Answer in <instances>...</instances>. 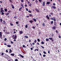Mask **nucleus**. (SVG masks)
<instances>
[{"instance_id": "1", "label": "nucleus", "mask_w": 61, "mask_h": 61, "mask_svg": "<svg viewBox=\"0 0 61 61\" xmlns=\"http://www.w3.org/2000/svg\"><path fill=\"white\" fill-rule=\"evenodd\" d=\"M2 32H0V38L1 39H2Z\"/></svg>"}, {"instance_id": "2", "label": "nucleus", "mask_w": 61, "mask_h": 61, "mask_svg": "<svg viewBox=\"0 0 61 61\" xmlns=\"http://www.w3.org/2000/svg\"><path fill=\"white\" fill-rule=\"evenodd\" d=\"M0 12L1 13H2L3 12H4V9H3V8H0Z\"/></svg>"}, {"instance_id": "3", "label": "nucleus", "mask_w": 61, "mask_h": 61, "mask_svg": "<svg viewBox=\"0 0 61 61\" xmlns=\"http://www.w3.org/2000/svg\"><path fill=\"white\" fill-rule=\"evenodd\" d=\"M51 9L53 8V9H56V7L55 6H51Z\"/></svg>"}, {"instance_id": "4", "label": "nucleus", "mask_w": 61, "mask_h": 61, "mask_svg": "<svg viewBox=\"0 0 61 61\" xmlns=\"http://www.w3.org/2000/svg\"><path fill=\"white\" fill-rule=\"evenodd\" d=\"M35 11H36V12H39V10H38L36 8L35 9Z\"/></svg>"}, {"instance_id": "5", "label": "nucleus", "mask_w": 61, "mask_h": 61, "mask_svg": "<svg viewBox=\"0 0 61 61\" xmlns=\"http://www.w3.org/2000/svg\"><path fill=\"white\" fill-rule=\"evenodd\" d=\"M45 4H46V3L45 2H43L42 5H43V6H45Z\"/></svg>"}, {"instance_id": "6", "label": "nucleus", "mask_w": 61, "mask_h": 61, "mask_svg": "<svg viewBox=\"0 0 61 61\" xmlns=\"http://www.w3.org/2000/svg\"><path fill=\"white\" fill-rule=\"evenodd\" d=\"M50 2H47L46 3V5H50Z\"/></svg>"}, {"instance_id": "7", "label": "nucleus", "mask_w": 61, "mask_h": 61, "mask_svg": "<svg viewBox=\"0 0 61 61\" xmlns=\"http://www.w3.org/2000/svg\"><path fill=\"white\" fill-rule=\"evenodd\" d=\"M54 25H55V26H56V21H54Z\"/></svg>"}, {"instance_id": "8", "label": "nucleus", "mask_w": 61, "mask_h": 61, "mask_svg": "<svg viewBox=\"0 0 61 61\" xmlns=\"http://www.w3.org/2000/svg\"><path fill=\"white\" fill-rule=\"evenodd\" d=\"M56 17H53V20H54V21H56Z\"/></svg>"}, {"instance_id": "9", "label": "nucleus", "mask_w": 61, "mask_h": 61, "mask_svg": "<svg viewBox=\"0 0 61 61\" xmlns=\"http://www.w3.org/2000/svg\"><path fill=\"white\" fill-rule=\"evenodd\" d=\"M19 56H21L22 58H24V56L22 55H21L20 54H19Z\"/></svg>"}, {"instance_id": "10", "label": "nucleus", "mask_w": 61, "mask_h": 61, "mask_svg": "<svg viewBox=\"0 0 61 61\" xmlns=\"http://www.w3.org/2000/svg\"><path fill=\"white\" fill-rule=\"evenodd\" d=\"M12 52V50L11 49H9V53H11Z\"/></svg>"}, {"instance_id": "11", "label": "nucleus", "mask_w": 61, "mask_h": 61, "mask_svg": "<svg viewBox=\"0 0 61 61\" xmlns=\"http://www.w3.org/2000/svg\"><path fill=\"white\" fill-rule=\"evenodd\" d=\"M33 22L34 21L33 20L32 21L31 20H30L29 21V22H30V23H33Z\"/></svg>"}, {"instance_id": "12", "label": "nucleus", "mask_w": 61, "mask_h": 61, "mask_svg": "<svg viewBox=\"0 0 61 61\" xmlns=\"http://www.w3.org/2000/svg\"><path fill=\"white\" fill-rule=\"evenodd\" d=\"M21 6H22L23 8H24V5L23 4H22V3H21Z\"/></svg>"}, {"instance_id": "13", "label": "nucleus", "mask_w": 61, "mask_h": 61, "mask_svg": "<svg viewBox=\"0 0 61 61\" xmlns=\"http://www.w3.org/2000/svg\"><path fill=\"white\" fill-rule=\"evenodd\" d=\"M52 28L53 29V30H55V29H56V27H55V26H54Z\"/></svg>"}, {"instance_id": "14", "label": "nucleus", "mask_w": 61, "mask_h": 61, "mask_svg": "<svg viewBox=\"0 0 61 61\" xmlns=\"http://www.w3.org/2000/svg\"><path fill=\"white\" fill-rule=\"evenodd\" d=\"M11 5L12 6V8H13V9H14V8H15V7H14V5H13V4H11Z\"/></svg>"}, {"instance_id": "15", "label": "nucleus", "mask_w": 61, "mask_h": 61, "mask_svg": "<svg viewBox=\"0 0 61 61\" xmlns=\"http://www.w3.org/2000/svg\"><path fill=\"white\" fill-rule=\"evenodd\" d=\"M46 18H47V19H49V18H50L48 16V15H47L46 16Z\"/></svg>"}, {"instance_id": "16", "label": "nucleus", "mask_w": 61, "mask_h": 61, "mask_svg": "<svg viewBox=\"0 0 61 61\" xmlns=\"http://www.w3.org/2000/svg\"><path fill=\"white\" fill-rule=\"evenodd\" d=\"M7 46L8 47H10L11 46V45H8Z\"/></svg>"}, {"instance_id": "17", "label": "nucleus", "mask_w": 61, "mask_h": 61, "mask_svg": "<svg viewBox=\"0 0 61 61\" xmlns=\"http://www.w3.org/2000/svg\"><path fill=\"white\" fill-rule=\"evenodd\" d=\"M22 9V7H21L19 9V11H20Z\"/></svg>"}, {"instance_id": "18", "label": "nucleus", "mask_w": 61, "mask_h": 61, "mask_svg": "<svg viewBox=\"0 0 61 61\" xmlns=\"http://www.w3.org/2000/svg\"><path fill=\"white\" fill-rule=\"evenodd\" d=\"M33 21H34V22H36V19H35V18L33 19Z\"/></svg>"}, {"instance_id": "19", "label": "nucleus", "mask_w": 61, "mask_h": 61, "mask_svg": "<svg viewBox=\"0 0 61 61\" xmlns=\"http://www.w3.org/2000/svg\"><path fill=\"white\" fill-rule=\"evenodd\" d=\"M25 27L26 28H27V27H28V25L27 24L26 25H25Z\"/></svg>"}, {"instance_id": "20", "label": "nucleus", "mask_w": 61, "mask_h": 61, "mask_svg": "<svg viewBox=\"0 0 61 61\" xmlns=\"http://www.w3.org/2000/svg\"><path fill=\"white\" fill-rule=\"evenodd\" d=\"M23 32L22 31H20V34H23Z\"/></svg>"}, {"instance_id": "21", "label": "nucleus", "mask_w": 61, "mask_h": 61, "mask_svg": "<svg viewBox=\"0 0 61 61\" xmlns=\"http://www.w3.org/2000/svg\"><path fill=\"white\" fill-rule=\"evenodd\" d=\"M24 37L25 38H26L27 39L28 38V36H24Z\"/></svg>"}, {"instance_id": "22", "label": "nucleus", "mask_w": 61, "mask_h": 61, "mask_svg": "<svg viewBox=\"0 0 61 61\" xmlns=\"http://www.w3.org/2000/svg\"><path fill=\"white\" fill-rule=\"evenodd\" d=\"M9 33H10L9 32H5V33L6 34H9Z\"/></svg>"}, {"instance_id": "23", "label": "nucleus", "mask_w": 61, "mask_h": 61, "mask_svg": "<svg viewBox=\"0 0 61 61\" xmlns=\"http://www.w3.org/2000/svg\"><path fill=\"white\" fill-rule=\"evenodd\" d=\"M11 56H14L15 55V54L14 53H13V54L11 53Z\"/></svg>"}, {"instance_id": "24", "label": "nucleus", "mask_w": 61, "mask_h": 61, "mask_svg": "<svg viewBox=\"0 0 61 61\" xmlns=\"http://www.w3.org/2000/svg\"><path fill=\"white\" fill-rule=\"evenodd\" d=\"M12 23V22L10 23V25H11V26H13V24Z\"/></svg>"}, {"instance_id": "25", "label": "nucleus", "mask_w": 61, "mask_h": 61, "mask_svg": "<svg viewBox=\"0 0 61 61\" xmlns=\"http://www.w3.org/2000/svg\"><path fill=\"white\" fill-rule=\"evenodd\" d=\"M6 15V16L8 15H9V13H6L5 14Z\"/></svg>"}, {"instance_id": "26", "label": "nucleus", "mask_w": 61, "mask_h": 61, "mask_svg": "<svg viewBox=\"0 0 61 61\" xmlns=\"http://www.w3.org/2000/svg\"><path fill=\"white\" fill-rule=\"evenodd\" d=\"M5 12H7V9H5Z\"/></svg>"}, {"instance_id": "27", "label": "nucleus", "mask_w": 61, "mask_h": 61, "mask_svg": "<svg viewBox=\"0 0 61 61\" xmlns=\"http://www.w3.org/2000/svg\"><path fill=\"white\" fill-rule=\"evenodd\" d=\"M29 6H30V7H31V6H32V4L30 3V4L29 5Z\"/></svg>"}, {"instance_id": "28", "label": "nucleus", "mask_w": 61, "mask_h": 61, "mask_svg": "<svg viewBox=\"0 0 61 61\" xmlns=\"http://www.w3.org/2000/svg\"><path fill=\"white\" fill-rule=\"evenodd\" d=\"M50 35L51 36H52V37H53L54 36V34H53V33H52V35L51 34H50Z\"/></svg>"}, {"instance_id": "29", "label": "nucleus", "mask_w": 61, "mask_h": 61, "mask_svg": "<svg viewBox=\"0 0 61 61\" xmlns=\"http://www.w3.org/2000/svg\"><path fill=\"white\" fill-rule=\"evenodd\" d=\"M0 22H3V19L2 18H1L0 19Z\"/></svg>"}, {"instance_id": "30", "label": "nucleus", "mask_w": 61, "mask_h": 61, "mask_svg": "<svg viewBox=\"0 0 61 61\" xmlns=\"http://www.w3.org/2000/svg\"><path fill=\"white\" fill-rule=\"evenodd\" d=\"M46 41H49V39L48 38H46Z\"/></svg>"}, {"instance_id": "31", "label": "nucleus", "mask_w": 61, "mask_h": 61, "mask_svg": "<svg viewBox=\"0 0 61 61\" xmlns=\"http://www.w3.org/2000/svg\"><path fill=\"white\" fill-rule=\"evenodd\" d=\"M41 44H45V43L44 42V41H42L41 42Z\"/></svg>"}, {"instance_id": "32", "label": "nucleus", "mask_w": 61, "mask_h": 61, "mask_svg": "<svg viewBox=\"0 0 61 61\" xmlns=\"http://www.w3.org/2000/svg\"><path fill=\"white\" fill-rule=\"evenodd\" d=\"M17 37V36H14V39H16V37Z\"/></svg>"}, {"instance_id": "33", "label": "nucleus", "mask_w": 61, "mask_h": 61, "mask_svg": "<svg viewBox=\"0 0 61 61\" xmlns=\"http://www.w3.org/2000/svg\"><path fill=\"white\" fill-rule=\"evenodd\" d=\"M42 25H43V26H45V24L44 23H42Z\"/></svg>"}, {"instance_id": "34", "label": "nucleus", "mask_w": 61, "mask_h": 61, "mask_svg": "<svg viewBox=\"0 0 61 61\" xmlns=\"http://www.w3.org/2000/svg\"><path fill=\"white\" fill-rule=\"evenodd\" d=\"M53 23H54V21H51V24H53Z\"/></svg>"}, {"instance_id": "35", "label": "nucleus", "mask_w": 61, "mask_h": 61, "mask_svg": "<svg viewBox=\"0 0 61 61\" xmlns=\"http://www.w3.org/2000/svg\"><path fill=\"white\" fill-rule=\"evenodd\" d=\"M5 14V13L4 12H2L1 13V15H4Z\"/></svg>"}, {"instance_id": "36", "label": "nucleus", "mask_w": 61, "mask_h": 61, "mask_svg": "<svg viewBox=\"0 0 61 61\" xmlns=\"http://www.w3.org/2000/svg\"><path fill=\"white\" fill-rule=\"evenodd\" d=\"M49 39L50 40H52V39H53V38H49Z\"/></svg>"}, {"instance_id": "37", "label": "nucleus", "mask_w": 61, "mask_h": 61, "mask_svg": "<svg viewBox=\"0 0 61 61\" xmlns=\"http://www.w3.org/2000/svg\"><path fill=\"white\" fill-rule=\"evenodd\" d=\"M28 12L30 13H32V12L29 10H28Z\"/></svg>"}, {"instance_id": "38", "label": "nucleus", "mask_w": 61, "mask_h": 61, "mask_svg": "<svg viewBox=\"0 0 61 61\" xmlns=\"http://www.w3.org/2000/svg\"><path fill=\"white\" fill-rule=\"evenodd\" d=\"M3 22L5 24H6V22H5V20H3Z\"/></svg>"}, {"instance_id": "39", "label": "nucleus", "mask_w": 61, "mask_h": 61, "mask_svg": "<svg viewBox=\"0 0 61 61\" xmlns=\"http://www.w3.org/2000/svg\"><path fill=\"white\" fill-rule=\"evenodd\" d=\"M37 40L38 42H40V40L39 39H37Z\"/></svg>"}, {"instance_id": "40", "label": "nucleus", "mask_w": 61, "mask_h": 61, "mask_svg": "<svg viewBox=\"0 0 61 61\" xmlns=\"http://www.w3.org/2000/svg\"><path fill=\"white\" fill-rule=\"evenodd\" d=\"M29 15L30 17H32V15H31L30 14H29Z\"/></svg>"}, {"instance_id": "41", "label": "nucleus", "mask_w": 61, "mask_h": 61, "mask_svg": "<svg viewBox=\"0 0 61 61\" xmlns=\"http://www.w3.org/2000/svg\"><path fill=\"white\" fill-rule=\"evenodd\" d=\"M20 1H21V2L22 3H23V2H24V0H20Z\"/></svg>"}, {"instance_id": "42", "label": "nucleus", "mask_w": 61, "mask_h": 61, "mask_svg": "<svg viewBox=\"0 0 61 61\" xmlns=\"http://www.w3.org/2000/svg\"><path fill=\"white\" fill-rule=\"evenodd\" d=\"M25 7H27V5L25 4Z\"/></svg>"}, {"instance_id": "43", "label": "nucleus", "mask_w": 61, "mask_h": 61, "mask_svg": "<svg viewBox=\"0 0 61 61\" xmlns=\"http://www.w3.org/2000/svg\"><path fill=\"white\" fill-rule=\"evenodd\" d=\"M16 17H17L16 16H14V18L16 19L17 18H16Z\"/></svg>"}, {"instance_id": "44", "label": "nucleus", "mask_w": 61, "mask_h": 61, "mask_svg": "<svg viewBox=\"0 0 61 61\" xmlns=\"http://www.w3.org/2000/svg\"><path fill=\"white\" fill-rule=\"evenodd\" d=\"M4 53L3 52L1 54V55H2V56H4Z\"/></svg>"}, {"instance_id": "45", "label": "nucleus", "mask_w": 61, "mask_h": 61, "mask_svg": "<svg viewBox=\"0 0 61 61\" xmlns=\"http://www.w3.org/2000/svg\"><path fill=\"white\" fill-rule=\"evenodd\" d=\"M43 53L44 54H46V53L45 51H43Z\"/></svg>"}, {"instance_id": "46", "label": "nucleus", "mask_w": 61, "mask_h": 61, "mask_svg": "<svg viewBox=\"0 0 61 61\" xmlns=\"http://www.w3.org/2000/svg\"><path fill=\"white\" fill-rule=\"evenodd\" d=\"M35 2L36 3H38V1L37 0H36L35 1Z\"/></svg>"}, {"instance_id": "47", "label": "nucleus", "mask_w": 61, "mask_h": 61, "mask_svg": "<svg viewBox=\"0 0 61 61\" xmlns=\"http://www.w3.org/2000/svg\"><path fill=\"white\" fill-rule=\"evenodd\" d=\"M53 5H54V6H55L56 5V4L55 3H54L53 4Z\"/></svg>"}, {"instance_id": "48", "label": "nucleus", "mask_w": 61, "mask_h": 61, "mask_svg": "<svg viewBox=\"0 0 61 61\" xmlns=\"http://www.w3.org/2000/svg\"><path fill=\"white\" fill-rule=\"evenodd\" d=\"M15 61H18V59H16L15 60Z\"/></svg>"}, {"instance_id": "49", "label": "nucleus", "mask_w": 61, "mask_h": 61, "mask_svg": "<svg viewBox=\"0 0 61 61\" xmlns=\"http://www.w3.org/2000/svg\"><path fill=\"white\" fill-rule=\"evenodd\" d=\"M32 44H33V46H34V45H35V43L33 42L32 43Z\"/></svg>"}, {"instance_id": "50", "label": "nucleus", "mask_w": 61, "mask_h": 61, "mask_svg": "<svg viewBox=\"0 0 61 61\" xmlns=\"http://www.w3.org/2000/svg\"><path fill=\"white\" fill-rule=\"evenodd\" d=\"M56 33H57V34H58V31H57V30H56Z\"/></svg>"}, {"instance_id": "51", "label": "nucleus", "mask_w": 61, "mask_h": 61, "mask_svg": "<svg viewBox=\"0 0 61 61\" xmlns=\"http://www.w3.org/2000/svg\"><path fill=\"white\" fill-rule=\"evenodd\" d=\"M8 12L9 13H10L11 12V10H9L8 11Z\"/></svg>"}, {"instance_id": "52", "label": "nucleus", "mask_w": 61, "mask_h": 61, "mask_svg": "<svg viewBox=\"0 0 61 61\" xmlns=\"http://www.w3.org/2000/svg\"><path fill=\"white\" fill-rule=\"evenodd\" d=\"M29 42H31V40L29 39Z\"/></svg>"}, {"instance_id": "53", "label": "nucleus", "mask_w": 61, "mask_h": 61, "mask_svg": "<svg viewBox=\"0 0 61 61\" xmlns=\"http://www.w3.org/2000/svg\"><path fill=\"white\" fill-rule=\"evenodd\" d=\"M6 40H7V39L6 38H5V39H4V41H6Z\"/></svg>"}, {"instance_id": "54", "label": "nucleus", "mask_w": 61, "mask_h": 61, "mask_svg": "<svg viewBox=\"0 0 61 61\" xmlns=\"http://www.w3.org/2000/svg\"><path fill=\"white\" fill-rule=\"evenodd\" d=\"M9 1H10V3H13V1H12L11 0H9Z\"/></svg>"}, {"instance_id": "55", "label": "nucleus", "mask_w": 61, "mask_h": 61, "mask_svg": "<svg viewBox=\"0 0 61 61\" xmlns=\"http://www.w3.org/2000/svg\"><path fill=\"white\" fill-rule=\"evenodd\" d=\"M41 47H42L43 49H44V47L41 46Z\"/></svg>"}, {"instance_id": "56", "label": "nucleus", "mask_w": 61, "mask_h": 61, "mask_svg": "<svg viewBox=\"0 0 61 61\" xmlns=\"http://www.w3.org/2000/svg\"><path fill=\"white\" fill-rule=\"evenodd\" d=\"M8 50H6V53H8Z\"/></svg>"}, {"instance_id": "57", "label": "nucleus", "mask_w": 61, "mask_h": 61, "mask_svg": "<svg viewBox=\"0 0 61 61\" xmlns=\"http://www.w3.org/2000/svg\"><path fill=\"white\" fill-rule=\"evenodd\" d=\"M46 55H43V57H46Z\"/></svg>"}, {"instance_id": "58", "label": "nucleus", "mask_w": 61, "mask_h": 61, "mask_svg": "<svg viewBox=\"0 0 61 61\" xmlns=\"http://www.w3.org/2000/svg\"><path fill=\"white\" fill-rule=\"evenodd\" d=\"M16 24H18V21H17L16 22Z\"/></svg>"}, {"instance_id": "59", "label": "nucleus", "mask_w": 61, "mask_h": 61, "mask_svg": "<svg viewBox=\"0 0 61 61\" xmlns=\"http://www.w3.org/2000/svg\"><path fill=\"white\" fill-rule=\"evenodd\" d=\"M25 9H26V11H28V9L26 8Z\"/></svg>"}, {"instance_id": "60", "label": "nucleus", "mask_w": 61, "mask_h": 61, "mask_svg": "<svg viewBox=\"0 0 61 61\" xmlns=\"http://www.w3.org/2000/svg\"><path fill=\"white\" fill-rule=\"evenodd\" d=\"M34 43H36V40H35L34 41Z\"/></svg>"}, {"instance_id": "61", "label": "nucleus", "mask_w": 61, "mask_h": 61, "mask_svg": "<svg viewBox=\"0 0 61 61\" xmlns=\"http://www.w3.org/2000/svg\"><path fill=\"white\" fill-rule=\"evenodd\" d=\"M23 47H24V48H25V45H23Z\"/></svg>"}, {"instance_id": "62", "label": "nucleus", "mask_w": 61, "mask_h": 61, "mask_svg": "<svg viewBox=\"0 0 61 61\" xmlns=\"http://www.w3.org/2000/svg\"><path fill=\"white\" fill-rule=\"evenodd\" d=\"M39 1L40 2H42V0H39Z\"/></svg>"}, {"instance_id": "63", "label": "nucleus", "mask_w": 61, "mask_h": 61, "mask_svg": "<svg viewBox=\"0 0 61 61\" xmlns=\"http://www.w3.org/2000/svg\"><path fill=\"white\" fill-rule=\"evenodd\" d=\"M51 20H53V18H51Z\"/></svg>"}, {"instance_id": "64", "label": "nucleus", "mask_w": 61, "mask_h": 61, "mask_svg": "<svg viewBox=\"0 0 61 61\" xmlns=\"http://www.w3.org/2000/svg\"><path fill=\"white\" fill-rule=\"evenodd\" d=\"M50 14L51 15H53V13H52V12H51V13H50Z\"/></svg>"}]
</instances>
